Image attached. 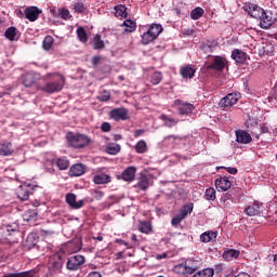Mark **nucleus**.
Instances as JSON below:
<instances>
[{
	"label": "nucleus",
	"mask_w": 277,
	"mask_h": 277,
	"mask_svg": "<svg viewBox=\"0 0 277 277\" xmlns=\"http://www.w3.org/2000/svg\"><path fill=\"white\" fill-rule=\"evenodd\" d=\"M101 131H103V133H109V131H111V124L107 121H104L101 126Z\"/></svg>",
	"instance_id": "50"
},
{
	"label": "nucleus",
	"mask_w": 277,
	"mask_h": 277,
	"mask_svg": "<svg viewBox=\"0 0 277 277\" xmlns=\"http://www.w3.org/2000/svg\"><path fill=\"white\" fill-rule=\"evenodd\" d=\"M239 98H240L239 93H228L225 97H223L219 102V106L223 107V109L233 107V105H237Z\"/></svg>",
	"instance_id": "8"
},
{
	"label": "nucleus",
	"mask_w": 277,
	"mask_h": 277,
	"mask_svg": "<svg viewBox=\"0 0 277 277\" xmlns=\"http://www.w3.org/2000/svg\"><path fill=\"white\" fill-rule=\"evenodd\" d=\"M159 120L163 122V127H166L167 129H172L173 127H176V124H179V119L170 117L166 114L160 115Z\"/></svg>",
	"instance_id": "20"
},
{
	"label": "nucleus",
	"mask_w": 277,
	"mask_h": 277,
	"mask_svg": "<svg viewBox=\"0 0 277 277\" xmlns=\"http://www.w3.org/2000/svg\"><path fill=\"white\" fill-rule=\"evenodd\" d=\"M64 261V252L62 251H57L49 258L48 272L50 276H57V274H62Z\"/></svg>",
	"instance_id": "2"
},
{
	"label": "nucleus",
	"mask_w": 277,
	"mask_h": 277,
	"mask_svg": "<svg viewBox=\"0 0 277 277\" xmlns=\"http://www.w3.org/2000/svg\"><path fill=\"white\" fill-rule=\"evenodd\" d=\"M144 133H146V130H144V129H138V130L134 131V137H135V138L142 137V135H144Z\"/></svg>",
	"instance_id": "56"
},
{
	"label": "nucleus",
	"mask_w": 277,
	"mask_h": 277,
	"mask_svg": "<svg viewBox=\"0 0 277 277\" xmlns=\"http://www.w3.org/2000/svg\"><path fill=\"white\" fill-rule=\"evenodd\" d=\"M26 243H30V246H36L38 240L36 239V234H29L26 238Z\"/></svg>",
	"instance_id": "48"
},
{
	"label": "nucleus",
	"mask_w": 277,
	"mask_h": 277,
	"mask_svg": "<svg viewBox=\"0 0 277 277\" xmlns=\"http://www.w3.org/2000/svg\"><path fill=\"white\" fill-rule=\"evenodd\" d=\"M56 166H57L58 170H68L70 162L66 158H58L56 160Z\"/></svg>",
	"instance_id": "41"
},
{
	"label": "nucleus",
	"mask_w": 277,
	"mask_h": 277,
	"mask_svg": "<svg viewBox=\"0 0 277 277\" xmlns=\"http://www.w3.org/2000/svg\"><path fill=\"white\" fill-rule=\"evenodd\" d=\"M173 105L174 107H176L177 114L180 116H189V114H192V111H194V109L196 108L194 104L183 102L181 100H175L173 102Z\"/></svg>",
	"instance_id": "7"
},
{
	"label": "nucleus",
	"mask_w": 277,
	"mask_h": 277,
	"mask_svg": "<svg viewBox=\"0 0 277 277\" xmlns=\"http://www.w3.org/2000/svg\"><path fill=\"white\" fill-rule=\"evenodd\" d=\"M209 268H207L206 271H200V272H197L195 275H193V277H209V276H207V271H208Z\"/></svg>",
	"instance_id": "59"
},
{
	"label": "nucleus",
	"mask_w": 277,
	"mask_h": 277,
	"mask_svg": "<svg viewBox=\"0 0 277 277\" xmlns=\"http://www.w3.org/2000/svg\"><path fill=\"white\" fill-rule=\"evenodd\" d=\"M217 239V232H209V241H215Z\"/></svg>",
	"instance_id": "55"
},
{
	"label": "nucleus",
	"mask_w": 277,
	"mask_h": 277,
	"mask_svg": "<svg viewBox=\"0 0 277 277\" xmlns=\"http://www.w3.org/2000/svg\"><path fill=\"white\" fill-rule=\"evenodd\" d=\"M50 13L54 18H60V11H57L55 8H51Z\"/></svg>",
	"instance_id": "58"
},
{
	"label": "nucleus",
	"mask_w": 277,
	"mask_h": 277,
	"mask_svg": "<svg viewBox=\"0 0 277 277\" xmlns=\"http://www.w3.org/2000/svg\"><path fill=\"white\" fill-rule=\"evenodd\" d=\"M109 98H111V94L107 90L104 91L103 95H100L97 97V100L101 101V103H107V101H109Z\"/></svg>",
	"instance_id": "46"
},
{
	"label": "nucleus",
	"mask_w": 277,
	"mask_h": 277,
	"mask_svg": "<svg viewBox=\"0 0 277 277\" xmlns=\"http://www.w3.org/2000/svg\"><path fill=\"white\" fill-rule=\"evenodd\" d=\"M105 196V193L102 190H94L93 192V198L95 200H103V197Z\"/></svg>",
	"instance_id": "51"
},
{
	"label": "nucleus",
	"mask_w": 277,
	"mask_h": 277,
	"mask_svg": "<svg viewBox=\"0 0 277 277\" xmlns=\"http://www.w3.org/2000/svg\"><path fill=\"white\" fill-rule=\"evenodd\" d=\"M164 140H177L179 142H181V140H183V137H181L179 135H168Z\"/></svg>",
	"instance_id": "62"
},
{
	"label": "nucleus",
	"mask_w": 277,
	"mask_h": 277,
	"mask_svg": "<svg viewBox=\"0 0 277 277\" xmlns=\"http://www.w3.org/2000/svg\"><path fill=\"white\" fill-rule=\"evenodd\" d=\"M123 27H127L126 31H129V34H131V32L135 31L137 24L131 19H126L123 22Z\"/></svg>",
	"instance_id": "44"
},
{
	"label": "nucleus",
	"mask_w": 277,
	"mask_h": 277,
	"mask_svg": "<svg viewBox=\"0 0 277 277\" xmlns=\"http://www.w3.org/2000/svg\"><path fill=\"white\" fill-rule=\"evenodd\" d=\"M135 153H137V155H144V153H147L148 150V145L146 144V141L141 140L136 143V145L134 146Z\"/></svg>",
	"instance_id": "31"
},
{
	"label": "nucleus",
	"mask_w": 277,
	"mask_h": 277,
	"mask_svg": "<svg viewBox=\"0 0 277 277\" xmlns=\"http://www.w3.org/2000/svg\"><path fill=\"white\" fill-rule=\"evenodd\" d=\"M85 263V256L81 254L71 255L67 259L66 268L69 272H77L83 267Z\"/></svg>",
	"instance_id": "4"
},
{
	"label": "nucleus",
	"mask_w": 277,
	"mask_h": 277,
	"mask_svg": "<svg viewBox=\"0 0 277 277\" xmlns=\"http://www.w3.org/2000/svg\"><path fill=\"white\" fill-rule=\"evenodd\" d=\"M22 83L25 88H31L36 83V74L28 72L22 77Z\"/></svg>",
	"instance_id": "27"
},
{
	"label": "nucleus",
	"mask_w": 277,
	"mask_h": 277,
	"mask_svg": "<svg viewBox=\"0 0 277 277\" xmlns=\"http://www.w3.org/2000/svg\"><path fill=\"white\" fill-rule=\"evenodd\" d=\"M260 131L261 133L265 134V133H269V128H267V126H265L264 123L260 124Z\"/></svg>",
	"instance_id": "60"
},
{
	"label": "nucleus",
	"mask_w": 277,
	"mask_h": 277,
	"mask_svg": "<svg viewBox=\"0 0 277 277\" xmlns=\"http://www.w3.org/2000/svg\"><path fill=\"white\" fill-rule=\"evenodd\" d=\"M68 144L72 148H85L90 144V137L84 134H74L68 136Z\"/></svg>",
	"instance_id": "5"
},
{
	"label": "nucleus",
	"mask_w": 277,
	"mask_h": 277,
	"mask_svg": "<svg viewBox=\"0 0 277 277\" xmlns=\"http://www.w3.org/2000/svg\"><path fill=\"white\" fill-rule=\"evenodd\" d=\"M93 49H95V51L105 49V43L101 40V35H95L93 39Z\"/></svg>",
	"instance_id": "40"
},
{
	"label": "nucleus",
	"mask_w": 277,
	"mask_h": 277,
	"mask_svg": "<svg viewBox=\"0 0 277 277\" xmlns=\"http://www.w3.org/2000/svg\"><path fill=\"white\" fill-rule=\"evenodd\" d=\"M58 18H62V21H68V18H72V15H70V11L67 8H60Z\"/></svg>",
	"instance_id": "38"
},
{
	"label": "nucleus",
	"mask_w": 277,
	"mask_h": 277,
	"mask_svg": "<svg viewBox=\"0 0 277 277\" xmlns=\"http://www.w3.org/2000/svg\"><path fill=\"white\" fill-rule=\"evenodd\" d=\"M224 268H223V266H222V264H217L216 266H215V268H209V277H213V275L215 274V272H216V274H220V272H222Z\"/></svg>",
	"instance_id": "47"
},
{
	"label": "nucleus",
	"mask_w": 277,
	"mask_h": 277,
	"mask_svg": "<svg viewBox=\"0 0 277 277\" xmlns=\"http://www.w3.org/2000/svg\"><path fill=\"white\" fill-rule=\"evenodd\" d=\"M31 186L23 185L17 188V198L22 200V202H25L26 200H29V196L31 194Z\"/></svg>",
	"instance_id": "16"
},
{
	"label": "nucleus",
	"mask_w": 277,
	"mask_h": 277,
	"mask_svg": "<svg viewBox=\"0 0 277 277\" xmlns=\"http://www.w3.org/2000/svg\"><path fill=\"white\" fill-rule=\"evenodd\" d=\"M4 36L8 40H11V42L18 40V29L14 26H11L4 31Z\"/></svg>",
	"instance_id": "28"
},
{
	"label": "nucleus",
	"mask_w": 277,
	"mask_h": 277,
	"mask_svg": "<svg viewBox=\"0 0 277 277\" xmlns=\"http://www.w3.org/2000/svg\"><path fill=\"white\" fill-rule=\"evenodd\" d=\"M136 187L138 189H142V192H146L148 187H150V182L148 181V175L147 174H141L138 177V182L136 184Z\"/></svg>",
	"instance_id": "26"
},
{
	"label": "nucleus",
	"mask_w": 277,
	"mask_h": 277,
	"mask_svg": "<svg viewBox=\"0 0 277 277\" xmlns=\"http://www.w3.org/2000/svg\"><path fill=\"white\" fill-rule=\"evenodd\" d=\"M109 118L116 122L120 120H129V110H127V108H115L110 110Z\"/></svg>",
	"instance_id": "11"
},
{
	"label": "nucleus",
	"mask_w": 277,
	"mask_h": 277,
	"mask_svg": "<svg viewBox=\"0 0 277 277\" xmlns=\"http://www.w3.org/2000/svg\"><path fill=\"white\" fill-rule=\"evenodd\" d=\"M76 34L80 42H83V43L88 42V32L85 31V28L81 26L78 27L76 30Z\"/></svg>",
	"instance_id": "35"
},
{
	"label": "nucleus",
	"mask_w": 277,
	"mask_h": 277,
	"mask_svg": "<svg viewBox=\"0 0 277 277\" xmlns=\"http://www.w3.org/2000/svg\"><path fill=\"white\" fill-rule=\"evenodd\" d=\"M200 241H202V243H207V241H209V232H205L200 235Z\"/></svg>",
	"instance_id": "54"
},
{
	"label": "nucleus",
	"mask_w": 277,
	"mask_h": 277,
	"mask_svg": "<svg viewBox=\"0 0 277 277\" xmlns=\"http://www.w3.org/2000/svg\"><path fill=\"white\" fill-rule=\"evenodd\" d=\"M116 243H120V246H129V242L122 240V239H117Z\"/></svg>",
	"instance_id": "64"
},
{
	"label": "nucleus",
	"mask_w": 277,
	"mask_h": 277,
	"mask_svg": "<svg viewBox=\"0 0 277 277\" xmlns=\"http://www.w3.org/2000/svg\"><path fill=\"white\" fill-rule=\"evenodd\" d=\"M224 170H226V172H228V174H237V172H239V170H237V168L235 167H221Z\"/></svg>",
	"instance_id": "52"
},
{
	"label": "nucleus",
	"mask_w": 277,
	"mask_h": 277,
	"mask_svg": "<svg viewBox=\"0 0 277 277\" xmlns=\"http://www.w3.org/2000/svg\"><path fill=\"white\" fill-rule=\"evenodd\" d=\"M168 256L167 253L156 255L157 261H161V259H166Z\"/></svg>",
	"instance_id": "63"
},
{
	"label": "nucleus",
	"mask_w": 277,
	"mask_h": 277,
	"mask_svg": "<svg viewBox=\"0 0 277 277\" xmlns=\"http://www.w3.org/2000/svg\"><path fill=\"white\" fill-rule=\"evenodd\" d=\"M42 80L45 81V85L40 87L39 90L45 92V94L62 92L64 85H66V78L60 72H49L43 76Z\"/></svg>",
	"instance_id": "1"
},
{
	"label": "nucleus",
	"mask_w": 277,
	"mask_h": 277,
	"mask_svg": "<svg viewBox=\"0 0 277 277\" xmlns=\"http://www.w3.org/2000/svg\"><path fill=\"white\" fill-rule=\"evenodd\" d=\"M87 277H103V275L101 274V272L93 271L89 273Z\"/></svg>",
	"instance_id": "61"
},
{
	"label": "nucleus",
	"mask_w": 277,
	"mask_h": 277,
	"mask_svg": "<svg viewBox=\"0 0 277 277\" xmlns=\"http://www.w3.org/2000/svg\"><path fill=\"white\" fill-rule=\"evenodd\" d=\"M243 10L249 14V16H251V18H256L258 21L261 18V16H263V13L265 12L263 8L254 3L245 4Z\"/></svg>",
	"instance_id": "9"
},
{
	"label": "nucleus",
	"mask_w": 277,
	"mask_h": 277,
	"mask_svg": "<svg viewBox=\"0 0 277 277\" xmlns=\"http://www.w3.org/2000/svg\"><path fill=\"white\" fill-rule=\"evenodd\" d=\"M161 81H163V74H161L160 71H155L150 77V82L153 83V85H159Z\"/></svg>",
	"instance_id": "37"
},
{
	"label": "nucleus",
	"mask_w": 277,
	"mask_h": 277,
	"mask_svg": "<svg viewBox=\"0 0 277 277\" xmlns=\"http://www.w3.org/2000/svg\"><path fill=\"white\" fill-rule=\"evenodd\" d=\"M232 58L237 63V64H245L246 60H247V54L246 52L241 51V50H234L232 52Z\"/></svg>",
	"instance_id": "25"
},
{
	"label": "nucleus",
	"mask_w": 277,
	"mask_h": 277,
	"mask_svg": "<svg viewBox=\"0 0 277 277\" xmlns=\"http://www.w3.org/2000/svg\"><path fill=\"white\" fill-rule=\"evenodd\" d=\"M148 29L156 38H159V34L163 31L161 24H151Z\"/></svg>",
	"instance_id": "39"
},
{
	"label": "nucleus",
	"mask_w": 277,
	"mask_h": 277,
	"mask_svg": "<svg viewBox=\"0 0 277 277\" xmlns=\"http://www.w3.org/2000/svg\"><path fill=\"white\" fill-rule=\"evenodd\" d=\"M258 21H260L261 29H269L276 19L272 16V13L264 11Z\"/></svg>",
	"instance_id": "12"
},
{
	"label": "nucleus",
	"mask_w": 277,
	"mask_h": 277,
	"mask_svg": "<svg viewBox=\"0 0 277 277\" xmlns=\"http://www.w3.org/2000/svg\"><path fill=\"white\" fill-rule=\"evenodd\" d=\"M245 213L249 217H254L255 215H261V205H259V201H254L251 206H248L245 209Z\"/></svg>",
	"instance_id": "18"
},
{
	"label": "nucleus",
	"mask_w": 277,
	"mask_h": 277,
	"mask_svg": "<svg viewBox=\"0 0 277 277\" xmlns=\"http://www.w3.org/2000/svg\"><path fill=\"white\" fill-rule=\"evenodd\" d=\"M120 151V145H118L117 143H109L106 146V153L108 155H118Z\"/></svg>",
	"instance_id": "36"
},
{
	"label": "nucleus",
	"mask_w": 277,
	"mask_h": 277,
	"mask_svg": "<svg viewBox=\"0 0 277 277\" xmlns=\"http://www.w3.org/2000/svg\"><path fill=\"white\" fill-rule=\"evenodd\" d=\"M115 16L116 18H127V6L119 4L115 6Z\"/></svg>",
	"instance_id": "32"
},
{
	"label": "nucleus",
	"mask_w": 277,
	"mask_h": 277,
	"mask_svg": "<svg viewBox=\"0 0 277 277\" xmlns=\"http://www.w3.org/2000/svg\"><path fill=\"white\" fill-rule=\"evenodd\" d=\"M202 14H205V10L202 8H195L190 12V18H193V21H198V18L202 17Z\"/></svg>",
	"instance_id": "43"
},
{
	"label": "nucleus",
	"mask_w": 277,
	"mask_h": 277,
	"mask_svg": "<svg viewBox=\"0 0 277 277\" xmlns=\"http://www.w3.org/2000/svg\"><path fill=\"white\" fill-rule=\"evenodd\" d=\"M53 42H55V39L51 35L45 36L42 42L44 51H51L53 49Z\"/></svg>",
	"instance_id": "34"
},
{
	"label": "nucleus",
	"mask_w": 277,
	"mask_h": 277,
	"mask_svg": "<svg viewBox=\"0 0 277 277\" xmlns=\"http://www.w3.org/2000/svg\"><path fill=\"white\" fill-rule=\"evenodd\" d=\"M196 269H198V261L192 259L173 267V272L177 274V276H192Z\"/></svg>",
	"instance_id": "3"
},
{
	"label": "nucleus",
	"mask_w": 277,
	"mask_h": 277,
	"mask_svg": "<svg viewBox=\"0 0 277 277\" xmlns=\"http://www.w3.org/2000/svg\"><path fill=\"white\" fill-rule=\"evenodd\" d=\"M241 252L237 249H229L223 253V259L225 261H233V259H239Z\"/></svg>",
	"instance_id": "29"
},
{
	"label": "nucleus",
	"mask_w": 277,
	"mask_h": 277,
	"mask_svg": "<svg viewBox=\"0 0 277 277\" xmlns=\"http://www.w3.org/2000/svg\"><path fill=\"white\" fill-rule=\"evenodd\" d=\"M72 10L76 14H83L88 8H85V4L83 2L78 1L72 5Z\"/></svg>",
	"instance_id": "42"
},
{
	"label": "nucleus",
	"mask_w": 277,
	"mask_h": 277,
	"mask_svg": "<svg viewBox=\"0 0 277 277\" xmlns=\"http://www.w3.org/2000/svg\"><path fill=\"white\" fill-rule=\"evenodd\" d=\"M183 220H185V219L181 214H177L172 219L171 224H172V226H179V224H181V222H183Z\"/></svg>",
	"instance_id": "49"
},
{
	"label": "nucleus",
	"mask_w": 277,
	"mask_h": 277,
	"mask_svg": "<svg viewBox=\"0 0 277 277\" xmlns=\"http://www.w3.org/2000/svg\"><path fill=\"white\" fill-rule=\"evenodd\" d=\"M138 230L140 233L149 235V233H153V225L148 221H141L138 224Z\"/></svg>",
	"instance_id": "30"
},
{
	"label": "nucleus",
	"mask_w": 277,
	"mask_h": 277,
	"mask_svg": "<svg viewBox=\"0 0 277 277\" xmlns=\"http://www.w3.org/2000/svg\"><path fill=\"white\" fill-rule=\"evenodd\" d=\"M69 176H82V174H85V166L81 163L72 164L68 172Z\"/></svg>",
	"instance_id": "22"
},
{
	"label": "nucleus",
	"mask_w": 277,
	"mask_h": 277,
	"mask_svg": "<svg viewBox=\"0 0 277 277\" xmlns=\"http://www.w3.org/2000/svg\"><path fill=\"white\" fill-rule=\"evenodd\" d=\"M24 14L30 23H36L38 18H40V15L42 14V10H40L38 6H28L25 9Z\"/></svg>",
	"instance_id": "10"
},
{
	"label": "nucleus",
	"mask_w": 277,
	"mask_h": 277,
	"mask_svg": "<svg viewBox=\"0 0 277 277\" xmlns=\"http://www.w3.org/2000/svg\"><path fill=\"white\" fill-rule=\"evenodd\" d=\"M209 200H215V188H209Z\"/></svg>",
	"instance_id": "57"
},
{
	"label": "nucleus",
	"mask_w": 277,
	"mask_h": 277,
	"mask_svg": "<svg viewBox=\"0 0 277 277\" xmlns=\"http://www.w3.org/2000/svg\"><path fill=\"white\" fill-rule=\"evenodd\" d=\"M192 211H194V203H187L182 208L180 214L185 219L189 213H192Z\"/></svg>",
	"instance_id": "45"
},
{
	"label": "nucleus",
	"mask_w": 277,
	"mask_h": 277,
	"mask_svg": "<svg viewBox=\"0 0 277 277\" xmlns=\"http://www.w3.org/2000/svg\"><path fill=\"white\" fill-rule=\"evenodd\" d=\"M111 181V175L107 173H97L93 176L95 185H107Z\"/></svg>",
	"instance_id": "21"
},
{
	"label": "nucleus",
	"mask_w": 277,
	"mask_h": 277,
	"mask_svg": "<svg viewBox=\"0 0 277 277\" xmlns=\"http://www.w3.org/2000/svg\"><path fill=\"white\" fill-rule=\"evenodd\" d=\"M232 183L228 177H220L215 180V187L219 192H228V188L232 187Z\"/></svg>",
	"instance_id": "19"
},
{
	"label": "nucleus",
	"mask_w": 277,
	"mask_h": 277,
	"mask_svg": "<svg viewBox=\"0 0 277 277\" xmlns=\"http://www.w3.org/2000/svg\"><path fill=\"white\" fill-rule=\"evenodd\" d=\"M102 57L101 55H94L92 58H91V64L93 66H98V63L101 62Z\"/></svg>",
	"instance_id": "53"
},
{
	"label": "nucleus",
	"mask_w": 277,
	"mask_h": 277,
	"mask_svg": "<svg viewBox=\"0 0 277 277\" xmlns=\"http://www.w3.org/2000/svg\"><path fill=\"white\" fill-rule=\"evenodd\" d=\"M24 222H28L29 224H34L38 222V209L27 210L23 214Z\"/></svg>",
	"instance_id": "23"
},
{
	"label": "nucleus",
	"mask_w": 277,
	"mask_h": 277,
	"mask_svg": "<svg viewBox=\"0 0 277 277\" xmlns=\"http://www.w3.org/2000/svg\"><path fill=\"white\" fill-rule=\"evenodd\" d=\"M136 172H137V168H135V167H128L121 173L122 181H126V183H133V181H135Z\"/></svg>",
	"instance_id": "13"
},
{
	"label": "nucleus",
	"mask_w": 277,
	"mask_h": 277,
	"mask_svg": "<svg viewBox=\"0 0 277 277\" xmlns=\"http://www.w3.org/2000/svg\"><path fill=\"white\" fill-rule=\"evenodd\" d=\"M154 40H157V38L148 29L146 32L142 35L141 42L142 44H150V42H154Z\"/></svg>",
	"instance_id": "33"
},
{
	"label": "nucleus",
	"mask_w": 277,
	"mask_h": 277,
	"mask_svg": "<svg viewBox=\"0 0 277 277\" xmlns=\"http://www.w3.org/2000/svg\"><path fill=\"white\" fill-rule=\"evenodd\" d=\"M236 141L238 144H250V142H252V135L245 130H237Z\"/></svg>",
	"instance_id": "17"
},
{
	"label": "nucleus",
	"mask_w": 277,
	"mask_h": 277,
	"mask_svg": "<svg viewBox=\"0 0 277 277\" xmlns=\"http://www.w3.org/2000/svg\"><path fill=\"white\" fill-rule=\"evenodd\" d=\"M14 153V147H12V143L2 142L0 143V155L2 157H8Z\"/></svg>",
	"instance_id": "24"
},
{
	"label": "nucleus",
	"mask_w": 277,
	"mask_h": 277,
	"mask_svg": "<svg viewBox=\"0 0 277 277\" xmlns=\"http://www.w3.org/2000/svg\"><path fill=\"white\" fill-rule=\"evenodd\" d=\"M65 200L71 209H81L83 207V200H78L77 201V195L69 193L65 196Z\"/></svg>",
	"instance_id": "14"
},
{
	"label": "nucleus",
	"mask_w": 277,
	"mask_h": 277,
	"mask_svg": "<svg viewBox=\"0 0 277 277\" xmlns=\"http://www.w3.org/2000/svg\"><path fill=\"white\" fill-rule=\"evenodd\" d=\"M180 75L182 79H194L196 75V68L189 64L184 65L180 68Z\"/></svg>",
	"instance_id": "15"
},
{
	"label": "nucleus",
	"mask_w": 277,
	"mask_h": 277,
	"mask_svg": "<svg viewBox=\"0 0 277 277\" xmlns=\"http://www.w3.org/2000/svg\"><path fill=\"white\" fill-rule=\"evenodd\" d=\"M224 68H228V61L224 56H211L210 58V70H215L216 72H222Z\"/></svg>",
	"instance_id": "6"
}]
</instances>
